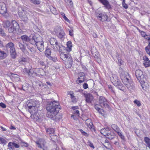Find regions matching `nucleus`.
<instances>
[{
	"mask_svg": "<svg viewBox=\"0 0 150 150\" xmlns=\"http://www.w3.org/2000/svg\"><path fill=\"white\" fill-rule=\"evenodd\" d=\"M125 0H123L122 2V4L123 7L125 9H127L128 8V6L125 3Z\"/></svg>",
	"mask_w": 150,
	"mask_h": 150,
	"instance_id": "c03bdc74",
	"label": "nucleus"
},
{
	"mask_svg": "<svg viewBox=\"0 0 150 150\" xmlns=\"http://www.w3.org/2000/svg\"><path fill=\"white\" fill-rule=\"evenodd\" d=\"M57 40L54 38H52L50 40V44L52 46L57 43Z\"/></svg>",
	"mask_w": 150,
	"mask_h": 150,
	"instance_id": "c756f323",
	"label": "nucleus"
},
{
	"mask_svg": "<svg viewBox=\"0 0 150 150\" xmlns=\"http://www.w3.org/2000/svg\"><path fill=\"white\" fill-rule=\"evenodd\" d=\"M100 3L104 5L106 9L108 10L112 9L111 6L107 0H103Z\"/></svg>",
	"mask_w": 150,
	"mask_h": 150,
	"instance_id": "f3484780",
	"label": "nucleus"
},
{
	"mask_svg": "<svg viewBox=\"0 0 150 150\" xmlns=\"http://www.w3.org/2000/svg\"><path fill=\"white\" fill-rule=\"evenodd\" d=\"M34 11H31L28 10L25 11V14L28 16L31 17L34 16Z\"/></svg>",
	"mask_w": 150,
	"mask_h": 150,
	"instance_id": "393cba45",
	"label": "nucleus"
},
{
	"mask_svg": "<svg viewBox=\"0 0 150 150\" xmlns=\"http://www.w3.org/2000/svg\"><path fill=\"white\" fill-rule=\"evenodd\" d=\"M71 99V101L73 103H76L77 101L75 97H74Z\"/></svg>",
	"mask_w": 150,
	"mask_h": 150,
	"instance_id": "e2e57ef3",
	"label": "nucleus"
},
{
	"mask_svg": "<svg viewBox=\"0 0 150 150\" xmlns=\"http://www.w3.org/2000/svg\"><path fill=\"white\" fill-rule=\"evenodd\" d=\"M14 44L11 42H9L6 45L7 49L10 48V54L12 58L15 59L16 57V53L14 47Z\"/></svg>",
	"mask_w": 150,
	"mask_h": 150,
	"instance_id": "0eeeda50",
	"label": "nucleus"
},
{
	"mask_svg": "<svg viewBox=\"0 0 150 150\" xmlns=\"http://www.w3.org/2000/svg\"><path fill=\"white\" fill-rule=\"evenodd\" d=\"M60 14L62 16L64 19L65 21H66L68 22H69V20L65 16L64 13L63 12H61L60 13Z\"/></svg>",
	"mask_w": 150,
	"mask_h": 150,
	"instance_id": "72a5a7b5",
	"label": "nucleus"
},
{
	"mask_svg": "<svg viewBox=\"0 0 150 150\" xmlns=\"http://www.w3.org/2000/svg\"><path fill=\"white\" fill-rule=\"evenodd\" d=\"M117 133L118 135L123 140H125V137L122 134V132L121 131L120 129Z\"/></svg>",
	"mask_w": 150,
	"mask_h": 150,
	"instance_id": "7c9ffc66",
	"label": "nucleus"
},
{
	"mask_svg": "<svg viewBox=\"0 0 150 150\" xmlns=\"http://www.w3.org/2000/svg\"><path fill=\"white\" fill-rule=\"evenodd\" d=\"M106 137L110 139H112L114 138L115 136V134L113 132L109 131L108 132L107 134L105 136Z\"/></svg>",
	"mask_w": 150,
	"mask_h": 150,
	"instance_id": "aec40b11",
	"label": "nucleus"
},
{
	"mask_svg": "<svg viewBox=\"0 0 150 150\" xmlns=\"http://www.w3.org/2000/svg\"><path fill=\"white\" fill-rule=\"evenodd\" d=\"M143 64L146 67H150V63L149 62L144 61Z\"/></svg>",
	"mask_w": 150,
	"mask_h": 150,
	"instance_id": "49530a36",
	"label": "nucleus"
},
{
	"mask_svg": "<svg viewBox=\"0 0 150 150\" xmlns=\"http://www.w3.org/2000/svg\"><path fill=\"white\" fill-rule=\"evenodd\" d=\"M35 35H33L32 38H31L30 37H29L26 35H23L21 36V38L24 45H28L29 43L32 45L35 43L34 41L35 40Z\"/></svg>",
	"mask_w": 150,
	"mask_h": 150,
	"instance_id": "39448f33",
	"label": "nucleus"
},
{
	"mask_svg": "<svg viewBox=\"0 0 150 150\" xmlns=\"http://www.w3.org/2000/svg\"><path fill=\"white\" fill-rule=\"evenodd\" d=\"M60 58L64 62L71 57L69 53L67 54L64 53H62L60 54Z\"/></svg>",
	"mask_w": 150,
	"mask_h": 150,
	"instance_id": "a211bd4d",
	"label": "nucleus"
},
{
	"mask_svg": "<svg viewBox=\"0 0 150 150\" xmlns=\"http://www.w3.org/2000/svg\"><path fill=\"white\" fill-rule=\"evenodd\" d=\"M29 1L31 3L35 5H38L40 4V1L39 0H29Z\"/></svg>",
	"mask_w": 150,
	"mask_h": 150,
	"instance_id": "f704fd0d",
	"label": "nucleus"
},
{
	"mask_svg": "<svg viewBox=\"0 0 150 150\" xmlns=\"http://www.w3.org/2000/svg\"><path fill=\"white\" fill-rule=\"evenodd\" d=\"M0 35L3 37H5L6 36V34L5 33L4 30L1 26L0 27Z\"/></svg>",
	"mask_w": 150,
	"mask_h": 150,
	"instance_id": "2f4dec72",
	"label": "nucleus"
},
{
	"mask_svg": "<svg viewBox=\"0 0 150 150\" xmlns=\"http://www.w3.org/2000/svg\"><path fill=\"white\" fill-rule=\"evenodd\" d=\"M13 147H15L16 148H19L20 146L18 144H16L14 142H13Z\"/></svg>",
	"mask_w": 150,
	"mask_h": 150,
	"instance_id": "69168bd1",
	"label": "nucleus"
},
{
	"mask_svg": "<svg viewBox=\"0 0 150 150\" xmlns=\"http://www.w3.org/2000/svg\"><path fill=\"white\" fill-rule=\"evenodd\" d=\"M8 147L10 150H13L14 149L13 142H9L8 145Z\"/></svg>",
	"mask_w": 150,
	"mask_h": 150,
	"instance_id": "e433bc0d",
	"label": "nucleus"
},
{
	"mask_svg": "<svg viewBox=\"0 0 150 150\" xmlns=\"http://www.w3.org/2000/svg\"><path fill=\"white\" fill-rule=\"evenodd\" d=\"M19 28L18 23L15 20L12 21L11 27L8 28V31L9 33H13Z\"/></svg>",
	"mask_w": 150,
	"mask_h": 150,
	"instance_id": "9b49d317",
	"label": "nucleus"
},
{
	"mask_svg": "<svg viewBox=\"0 0 150 150\" xmlns=\"http://www.w3.org/2000/svg\"><path fill=\"white\" fill-rule=\"evenodd\" d=\"M38 64L42 66H44L45 67L46 65L45 64L44 62L41 60H39L38 61Z\"/></svg>",
	"mask_w": 150,
	"mask_h": 150,
	"instance_id": "ea45409f",
	"label": "nucleus"
},
{
	"mask_svg": "<svg viewBox=\"0 0 150 150\" xmlns=\"http://www.w3.org/2000/svg\"><path fill=\"white\" fill-rule=\"evenodd\" d=\"M110 79L113 85L116 86L119 90L123 91L124 86L120 81L118 79L117 76L115 75H113Z\"/></svg>",
	"mask_w": 150,
	"mask_h": 150,
	"instance_id": "7ed1b4c3",
	"label": "nucleus"
},
{
	"mask_svg": "<svg viewBox=\"0 0 150 150\" xmlns=\"http://www.w3.org/2000/svg\"><path fill=\"white\" fill-rule=\"evenodd\" d=\"M110 130V129L109 127H106L101 129L100 130V132L103 135L106 136Z\"/></svg>",
	"mask_w": 150,
	"mask_h": 150,
	"instance_id": "5701e85b",
	"label": "nucleus"
},
{
	"mask_svg": "<svg viewBox=\"0 0 150 150\" xmlns=\"http://www.w3.org/2000/svg\"><path fill=\"white\" fill-rule=\"evenodd\" d=\"M144 140L147 146L150 148V139L148 137H146L144 138Z\"/></svg>",
	"mask_w": 150,
	"mask_h": 150,
	"instance_id": "473e14b6",
	"label": "nucleus"
},
{
	"mask_svg": "<svg viewBox=\"0 0 150 150\" xmlns=\"http://www.w3.org/2000/svg\"><path fill=\"white\" fill-rule=\"evenodd\" d=\"M11 25V23L8 21H6L3 23V27L5 28H8Z\"/></svg>",
	"mask_w": 150,
	"mask_h": 150,
	"instance_id": "a878e982",
	"label": "nucleus"
},
{
	"mask_svg": "<svg viewBox=\"0 0 150 150\" xmlns=\"http://www.w3.org/2000/svg\"><path fill=\"white\" fill-rule=\"evenodd\" d=\"M65 67L66 68H70L72 64V59L71 57L68 59L67 60L64 62Z\"/></svg>",
	"mask_w": 150,
	"mask_h": 150,
	"instance_id": "6ab92c4d",
	"label": "nucleus"
},
{
	"mask_svg": "<svg viewBox=\"0 0 150 150\" xmlns=\"http://www.w3.org/2000/svg\"><path fill=\"white\" fill-rule=\"evenodd\" d=\"M99 103L101 107L105 108H108L109 106L108 102L105 98L102 96L100 97L99 99Z\"/></svg>",
	"mask_w": 150,
	"mask_h": 150,
	"instance_id": "1a4fd4ad",
	"label": "nucleus"
},
{
	"mask_svg": "<svg viewBox=\"0 0 150 150\" xmlns=\"http://www.w3.org/2000/svg\"><path fill=\"white\" fill-rule=\"evenodd\" d=\"M0 106L3 108H5L6 107V105L3 103H0Z\"/></svg>",
	"mask_w": 150,
	"mask_h": 150,
	"instance_id": "13d9d810",
	"label": "nucleus"
},
{
	"mask_svg": "<svg viewBox=\"0 0 150 150\" xmlns=\"http://www.w3.org/2000/svg\"><path fill=\"white\" fill-rule=\"evenodd\" d=\"M53 48L55 51H58L60 52H62V48H64V47L62 46L61 44H58L57 42V44L53 46Z\"/></svg>",
	"mask_w": 150,
	"mask_h": 150,
	"instance_id": "dca6fc26",
	"label": "nucleus"
},
{
	"mask_svg": "<svg viewBox=\"0 0 150 150\" xmlns=\"http://www.w3.org/2000/svg\"><path fill=\"white\" fill-rule=\"evenodd\" d=\"M97 52V50L96 48L94 47H92L91 49V52L92 55L94 53H95Z\"/></svg>",
	"mask_w": 150,
	"mask_h": 150,
	"instance_id": "79ce46f5",
	"label": "nucleus"
},
{
	"mask_svg": "<svg viewBox=\"0 0 150 150\" xmlns=\"http://www.w3.org/2000/svg\"><path fill=\"white\" fill-rule=\"evenodd\" d=\"M51 11L52 13L54 14H56L57 13L56 9L53 7H52V8L51 9Z\"/></svg>",
	"mask_w": 150,
	"mask_h": 150,
	"instance_id": "603ef678",
	"label": "nucleus"
},
{
	"mask_svg": "<svg viewBox=\"0 0 150 150\" xmlns=\"http://www.w3.org/2000/svg\"><path fill=\"white\" fill-rule=\"evenodd\" d=\"M42 38L40 36L36 37L34 42L35 43L33 45H36L37 48L40 52L44 50V42L42 40Z\"/></svg>",
	"mask_w": 150,
	"mask_h": 150,
	"instance_id": "20e7f679",
	"label": "nucleus"
},
{
	"mask_svg": "<svg viewBox=\"0 0 150 150\" xmlns=\"http://www.w3.org/2000/svg\"><path fill=\"white\" fill-rule=\"evenodd\" d=\"M54 31L59 38L62 40H64L65 38V34L64 31L60 27H57Z\"/></svg>",
	"mask_w": 150,
	"mask_h": 150,
	"instance_id": "6e6552de",
	"label": "nucleus"
},
{
	"mask_svg": "<svg viewBox=\"0 0 150 150\" xmlns=\"http://www.w3.org/2000/svg\"><path fill=\"white\" fill-rule=\"evenodd\" d=\"M33 74V73L32 71V70L30 69H29L27 75H28L30 76H31Z\"/></svg>",
	"mask_w": 150,
	"mask_h": 150,
	"instance_id": "4d7b16f0",
	"label": "nucleus"
},
{
	"mask_svg": "<svg viewBox=\"0 0 150 150\" xmlns=\"http://www.w3.org/2000/svg\"><path fill=\"white\" fill-rule=\"evenodd\" d=\"M96 16L102 22L107 20V15L105 13H101L99 11H97L96 13Z\"/></svg>",
	"mask_w": 150,
	"mask_h": 150,
	"instance_id": "9d476101",
	"label": "nucleus"
},
{
	"mask_svg": "<svg viewBox=\"0 0 150 150\" xmlns=\"http://www.w3.org/2000/svg\"><path fill=\"white\" fill-rule=\"evenodd\" d=\"M122 82L129 90L131 91L134 89V87L132 84V81L129 78L127 80H125Z\"/></svg>",
	"mask_w": 150,
	"mask_h": 150,
	"instance_id": "ddd939ff",
	"label": "nucleus"
},
{
	"mask_svg": "<svg viewBox=\"0 0 150 150\" xmlns=\"http://www.w3.org/2000/svg\"><path fill=\"white\" fill-rule=\"evenodd\" d=\"M118 61V63L120 64V65L122 64L123 63V61L121 59H119Z\"/></svg>",
	"mask_w": 150,
	"mask_h": 150,
	"instance_id": "0e129e2a",
	"label": "nucleus"
},
{
	"mask_svg": "<svg viewBox=\"0 0 150 150\" xmlns=\"http://www.w3.org/2000/svg\"><path fill=\"white\" fill-rule=\"evenodd\" d=\"M69 35L71 36H73L74 35L73 31L71 29L69 30Z\"/></svg>",
	"mask_w": 150,
	"mask_h": 150,
	"instance_id": "052dcab7",
	"label": "nucleus"
},
{
	"mask_svg": "<svg viewBox=\"0 0 150 150\" xmlns=\"http://www.w3.org/2000/svg\"><path fill=\"white\" fill-rule=\"evenodd\" d=\"M61 109V106L57 101L48 102L46 105L47 116L53 120H59L60 117H58V114Z\"/></svg>",
	"mask_w": 150,
	"mask_h": 150,
	"instance_id": "f257e3e1",
	"label": "nucleus"
},
{
	"mask_svg": "<svg viewBox=\"0 0 150 150\" xmlns=\"http://www.w3.org/2000/svg\"><path fill=\"white\" fill-rule=\"evenodd\" d=\"M7 8L6 5L4 4L2 6L0 7V13L1 14H4L6 13Z\"/></svg>",
	"mask_w": 150,
	"mask_h": 150,
	"instance_id": "4be33fe9",
	"label": "nucleus"
},
{
	"mask_svg": "<svg viewBox=\"0 0 150 150\" xmlns=\"http://www.w3.org/2000/svg\"><path fill=\"white\" fill-rule=\"evenodd\" d=\"M26 61L25 59V58H22L19 61V63H22V62H25Z\"/></svg>",
	"mask_w": 150,
	"mask_h": 150,
	"instance_id": "680f3d73",
	"label": "nucleus"
},
{
	"mask_svg": "<svg viewBox=\"0 0 150 150\" xmlns=\"http://www.w3.org/2000/svg\"><path fill=\"white\" fill-rule=\"evenodd\" d=\"M99 105L97 104H96L94 105V108L97 110L99 113L102 114L101 112L100 108L99 107Z\"/></svg>",
	"mask_w": 150,
	"mask_h": 150,
	"instance_id": "4c0bfd02",
	"label": "nucleus"
},
{
	"mask_svg": "<svg viewBox=\"0 0 150 150\" xmlns=\"http://www.w3.org/2000/svg\"><path fill=\"white\" fill-rule=\"evenodd\" d=\"M47 58L50 60H51L54 62H56L57 61V59L55 57H52L50 56Z\"/></svg>",
	"mask_w": 150,
	"mask_h": 150,
	"instance_id": "58836bf2",
	"label": "nucleus"
},
{
	"mask_svg": "<svg viewBox=\"0 0 150 150\" xmlns=\"http://www.w3.org/2000/svg\"><path fill=\"white\" fill-rule=\"evenodd\" d=\"M87 144L90 147L92 148L93 149H94L95 147L93 145V143L90 141H88L87 142Z\"/></svg>",
	"mask_w": 150,
	"mask_h": 150,
	"instance_id": "8fccbe9b",
	"label": "nucleus"
},
{
	"mask_svg": "<svg viewBox=\"0 0 150 150\" xmlns=\"http://www.w3.org/2000/svg\"><path fill=\"white\" fill-rule=\"evenodd\" d=\"M51 54L50 49L48 47H47L45 51V54L46 56L48 58L50 56Z\"/></svg>",
	"mask_w": 150,
	"mask_h": 150,
	"instance_id": "bb28decb",
	"label": "nucleus"
},
{
	"mask_svg": "<svg viewBox=\"0 0 150 150\" xmlns=\"http://www.w3.org/2000/svg\"><path fill=\"white\" fill-rule=\"evenodd\" d=\"M7 141L4 138L0 137V143L4 144H6Z\"/></svg>",
	"mask_w": 150,
	"mask_h": 150,
	"instance_id": "a19ab883",
	"label": "nucleus"
},
{
	"mask_svg": "<svg viewBox=\"0 0 150 150\" xmlns=\"http://www.w3.org/2000/svg\"><path fill=\"white\" fill-rule=\"evenodd\" d=\"M139 31V32L140 33L141 35L143 37H144L145 35H146V34L145 32H144L143 31H141L139 29H137Z\"/></svg>",
	"mask_w": 150,
	"mask_h": 150,
	"instance_id": "09e8293b",
	"label": "nucleus"
},
{
	"mask_svg": "<svg viewBox=\"0 0 150 150\" xmlns=\"http://www.w3.org/2000/svg\"><path fill=\"white\" fill-rule=\"evenodd\" d=\"M79 130L81 132V134L83 135L86 137H88V134H87V133L85 132L84 131L81 129H79Z\"/></svg>",
	"mask_w": 150,
	"mask_h": 150,
	"instance_id": "a18cd8bd",
	"label": "nucleus"
},
{
	"mask_svg": "<svg viewBox=\"0 0 150 150\" xmlns=\"http://www.w3.org/2000/svg\"><path fill=\"white\" fill-rule=\"evenodd\" d=\"M86 75L83 72H81L79 74L78 77L76 80V83L79 84L85 81L86 79Z\"/></svg>",
	"mask_w": 150,
	"mask_h": 150,
	"instance_id": "4468645a",
	"label": "nucleus"
},
{
	"mask_svg": "<svg viewBox=\"0 0 150 150\" xmlns=\"http://www.w3.org/2000/svg\"><path fill=\"white\" fill-rule=\"evenodd\" d=\"M45 129L47 134H53L55 132L54 129L52 128H45Z\"/></svg>",
	"mask_w": 150,
	"mask_h": 150,
	"instance_id": "b1692460",
	"label": "nucleus"
},
{
	"mask_svg": "<svg viewBox=\"0 0 150 150\" xmlns=\"http://www.w3.org/2000/svg\"><path fill=\"white\" fill-rule=\"evenodd\" d=\"M111 127L112 129L116 132L120 130V128L116 125H112L111 126Z\"/></svg>",
	"mask_w": 150,
	"mask_h": 150,
	"instance_id": "cd10ccee",
	"label": "nucleus"
},
{
	"mask_svg": "<svg viewBox=\"0 0 150 150\" xmlns=\"http://www.w3.org/2000/svg\"><path fill=\"white\" fill-rule=\"evenodd\" d=\"M26 104L28 108V111L32 115L37 110L39 106V103L38 101L34 100H30L28 101Z\"/></svg>",
	"mask_w": 150,
	"mask_h": 150,
	"instance_id": "f03ea898",
	"label": "nucleus"
},
{
	"mask_svg": "<svg viewBox=\"0 0 150 150\" xmlns=\"http://www.w3.org/2000/svg\"><path fill=\"white\" fill-rule=\"evenodd\" d=\"M134 103L136 104L138 107H139L141 105L140 101L137 100H134Z\"/></svg>",
	"mask_w": 150,
	"mask_h": 150,
	"instance_id": "de8ad7c7",
	"label": "nucleus"
},
{
	"mask_svg": "<svg viewBox=\"0 0 150 150\" xmlns=\"http://www.w3.org/2000/svg\"><path fill=\"white\" fill-rule=\"evenodd\" d=\"M73 114H74L79 115V110H76L75 111H74V112Z\"/></svg>",
	"mask_w": 150,
	"mask_h": 150,
	"instance_id": "774afa93",
	"label": "nucleus"
},
{
	"mask_svg": "<svg viewBox=\"0 0 150 150\" xmlns=\"http://www.w3.org/2000/svg\"><path fill=\"white\" fill-rule=\"evenodd\" d=\"M25 45H24L22 44L20 42H19L18 43V46L23 52L27 54L28 53V52L26 51Z\"/></svg>",
	"mask_w": 150,
	"mask_h": 150,
	"instance_id": "412c9836",
	"label": "nucleus"
},
{
	"mask_svg": "<svg viewBox=\"0 0 150 150\" xmlns=\"http://www.w3.org/2000/svg\"><path fill=\"white\" fill-rule=\"evenodd\" d=\"M83 87L84 89H86L88 88V84L86 83H85L83 84Z\"/></svg>",
	"mask_w": 150,
	"mask_h": 150,
	"instance_id": "6e6d98bb",
	"label": "nucleus"
},
{
	"mask_svg": "<svg viewBox=\"0 0 150 150\" xmlns=\"http://www.w3.org/2000/svg\"><path fill=\"white\" fill-rule=\"evenodd\" d=\"M143 60H144V61H148V62H149V58L146 56L144 57H143Z\"/></svg>",
	"mask_w": 150,
	"mask_h": 150,
	"instance_id": "338daca9",
	"label": "nucleus"
},
{
	"mask_svg": "<svg viewBox=\"0 0 150 150\" xmlns=\"http://www.w3.org/2000/svg\"><path fill=\"white\" fill-rule=\"evenodd\" d=\"M119 72L120 73V76L122 81L127 80L129 78V76L128 72L123 70L121 68L120 69Z\"/></svg>",
	"mask_w": 150,
	"mask_h": 150,
	"instance_id": "f8f14e48",
	"label": "nucleus"
},
{
	"mask_svg": "<svg viewBox=\"0 0 150 150\" xmlns=\"http://www.w3.org/2000/svg\"><path fill=\"white\" fill-rule=\"evenodd\" d=\"M29 70V69H28L27 68H25L23 69V71L24 74H27L28 73Z\"/></svg>",
	"mask_w": 150,
	"mask_h": 150,
	"instance_id": "5fc2aeb1",
	"label": "nucleus"
},
{
	"mask_svg": "<svg viewBox=\"0 0 150 150\" xmlns=\"http://www.w3.org/2000/svg\"><path fill=\"white\" fill-rule=\"evenodd\" d=\"M135 74L137 80L140 82L143 88L142 85L145 83V81L146 79L144 78L143 72L140 70H136Z\"/></svg>",
	"mask_w": 150,
	"mask_h": 150,
	"instance_id": "423d86ee",
	"label": "nucleus"
},
{
	"mask_svg": "<svg viewBox=\"0 0 150 150\" xmlns=\"http://www.w3.org/2000/svg\"><path fill=\"white\" fill-rule=\"evenodd\" d=\"M20 144L22 146H25L26 147H27L28 146V144L23 141H21V142H20Z\"/></svg>",
	"mask_w": 150,
	"mask_h": 150,
	"instance_id": "37998d69",
	"label": "nucleus"
},
{
	"mask_svg": "<svg viewBox=\"0 0 150 150\" xmlns=\"http://www.w3.org/2000/svg\"><path fill=\"white\" fill-rule=\"evenodd\" d=\"M21 19L24 22H26L28 20V17L25 14L21 17Z\"/></svg>",
	"mask_w": 150,
	"mask_h": 150,
	"instance_id": "c9c22d12",
	"label": "nucleus"
},
{
	"mask_svg": "<svg viewBox=\"0 0 150 150\" xmlns=\"http://www.w3.org/2000/svg\"><path fill=\"white\" fill-rule=\"evenodd\" d=\"M67 50L68 51H70L71 50V47H72V43L70 41L68 42L67 43Z\"/></svg>",
	"mask_w": 150,
	"mask_h": 150,
	"instance_id": "c85d7f7f",
	"label": "nucleus"
},
{
	"mask_svg": "<svg viewBox=\"0 0 150 150\" xmlns=\"http://www.w3.org/2000/svg\"><path fill=\"white\" fill-rule=\"evenodd\" d=\"M27 46V48L28 50V51L31 52H32L34 51V48L33 47H30L28 44V45H26Z\"/></svg>",
	"mask_w": 150,
	"mask_h": 150,
	"instance_id": "3c124183",
	"label": "nucleus"
},
{
	"mask_svg": "<svg viewBox=\"0 0 150 150\" xmlns=\"http://www.w3.org/2000/svg\"><path fill=\"white\" fill-rule=\"evenodd\" d=\"M108 88L112 92L115 93V91L113 89L111 85H108Z\"/></svg>",
	"mask_w": 150,
	"mask_h": 150,
	"instance_id": "bf43d9fd",
	"label": "nucleus"
},
{
	"mask_svg": "<svg viewBox=\"0 0 150 150\" xmlns=\"http://www.w3.org/2000/svg\"><path fill=\"white\" fill-rule=\"evenodd\" d=\"M84 96L86 98L85 100L86 103H92L94 98L93 96L90 93L86 94H84Z\"/></svg>",
	"mask_w": 150,
	"mask_h": 150,
	"instance_id": "2eb2a0df",
	"label": "nucleus"
},
{
	"mask_svg": "<svg viewBox=\"0 0 150 150\" xmlns=\"http://www.w3.org/2000/svg\"><path fill=\"white\" fill-rule=\"evenodd\" d=\"M92 56L94 57L95 58L98 59L99 57V54L98 51L96 52L95 53H94L92 55Z\"/></svg>",
	"mask_w": 150,
	"mask_h": 150,
	"instance_id": "864d4df0",
	"label": "nucleus"
}]
</instances>
